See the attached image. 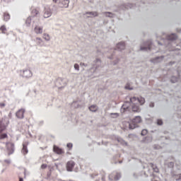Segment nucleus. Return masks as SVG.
<instances>
[{
    "instance_id": "nucleus-1",
    "label": "nucleus",
    "mask_w": 181,
    "mask_h": 181,
    "mask_svg": "<svg viewBox=\"0 0 181 181\" xmlns=\"http://www.w3.org/2000/svg\"><path fill=\"white\" fill-rule=\"evenodd\" d=\"M140 105H144L145 104V98L140 97V98H135L133 97L130 98L129 102H125L121 108V112H127V111H133V112H139L141 109L139 108Z\"/></svg>"
},
{
    "instance_id": "nucleus-2",
    "label": "nucleus",
    "mask_w": 181,
    "mask_h": 181,
    "mask_svg": "<svg viewBox=\"0 0 181 181\" xmlns=\"http://www.w3.org/2000/svg\"><path fill=\"white\" fill-rule=\"evenodd\" d=\"M142 122V119L139 116H136L134 119H133L130 123H129V129H135V128L138 127V124Z\"/></svg>"
},
{
    "instance_id": "nucleus-3",
    "label": "nucleus",
    "mask_w": 181,
    "mask_h": 181,
    "mask_svg": "<svg viewBox=\"0 0 181 181\" xmlns=\"http://www.w3.org/2000/svg\"><path fill=\"white\" fill-rule=\"evenodd\" d=\"M8 125H9V120L6 118L0 119V134H2L6 129Z\"/></svg>"
},
{
    "instance_id": "nucleus-4",
    "label": "nucleus",
    "mask_w": 181,
    "mask_h": 181,
    "mask_svg": "<svg viewBox=\"0 0 181 181\" xmlns=\"http://www.w3.org/2000/svg\"><path fill=\"white\" fill-rule=\"evenodd\" d=\"M121 178V173L114 171L109 175V180H119Z\"/></svg>"
},
{
    "instance_id": "nucleus-5",
    "label": "nucleus",
    "mask_w": 181,
    "mask_h": 181,
    "mask_svg": "<svg viewBox=\"0 0 181 181\" xmlns=\"http://www.w3.org/2000/svg\"><path fill=\"white\" fill-rule=\"evenodd\" d=\"M6 148L8 155H12V153H13V152L15 151V145L13 144V143H6Z\"/></svg>"
},
{
    "instance_id": "nucleus-6",
    "label": "nucleus",
    "mask_w": 181,
    "mask_h": 181,
    "mask_svg": "<svg viewBox=\"0 0 181 181\" xmlns=\"http://www.w3.org/2000/svg\"><path fill=\"white\" fill-rule=\"evenodd\" d=\"M76 166V163L73 160L68 161L66 165V170L68 172H73V169Z\"/></svg>"
},
{
    "instance_id": "nucleus-7",
    "label": "nucleus",
    "mask_w": 181,
    "mask_h": 181,
    "mask_svg": "<svg viewBox=\"0 0 181 181\" xmlns=\"http://www.w3.org/2000/svg\"><path fill=\"white\" fill-rule=\"evenodd\" d=\"M52 16V11L50 8L45 7L44 11V18H50Z\"/></svg>"
},
{
    "instance_id": "nucleus-8",
    "label": "nucleus",
    "mask_w": 181,
    "mask_h": 181,
    "mask_svg": "<svg viewBox=\"0 0 181 181\" xmlns=\"http://www.w3.org/2000/svg\"><path fill=\"white\" fill-rule=\"evenodd\" d=\"M53 151L55 153H57V155H63V153H64V151L57 146H54Z\"/></svg>"
},
{
    "instance_id": "nucleus-9",
    "label": "nucleus",
    "mask_w": 181,
    "mask_h": 181,
    "mask_svg": "<svg viewBox=\"0 0 181 181\" xmlns=\"http://www.w3.org/2000/svg\"><path fill=\"white\" fill-rule=\"evenodd\" d=\"M24 114H25V110L21 109L16 112V115L17 118H20L21 119H22V118H23L24 117Z\"/></svg>"
},
{
    "instance_id": "nucleus-10",
    "label": "nucleus",
    "mask_w": 181,
    "mask_h": 181,
    "mask_svg": "<svg viewBox=\"0 0 181 181\" xmlns=\"http://www.w3.org/2000/svg\"><path fill=\"white\" fill-rule=\"evenodd\" d=\"M21 152L23 155H26L29 152V151L28 150V143L23 144V148L21 150Z\"/></svg>"
},
{
    "instance_id": "nucleus-11",
    "label": "nucleus",
    "mask_w": 181,
    "mask_h": 181,
    "mask_svg": "<svg viewBox=\"0 0 181 181\" xmlns=\"http://www.w3.org/2000/svg\"><path fill=\"white\" fill-rule=\"evenodd\" d=\"M34 31L37 35L43 33V28L36 25L34 28Z\"/></svg>"
},
{
    "instance_id": "nucleus-12",
    "label": "nucleus",
    "mask_w": 181,
    "mask_h": 181,
    "mask_svg": "<svg viewBox=\"0 0 181 181\" xmlns=\"http://www.w3.org/2000/svg\"><path fill=\"white\" fill-rule=\"evenodd\" d=\"M23 77H26L27 78L29 77H32V71L29 69H26L23 71Z\"/></svg>"
},
{
    "instance_id": "nucleus-13",
    "label": "nucleus",
    "mask_w": 181,
    "mask_h": 181,
    "mask_svg": "<svg viewBox=\"0 0 181 181\" xmlns=\"http://www.w3.org/2000/svg\"><path fill=\"white\" fill-rule=\"evenodd\" d=\"M3 19L5 21V22H8V21L11 19V15H9V13L4 12L3 15Z\"/></svg>"
},
{
    "instance_id": "nucleus-14",
    "label": "nucleus",
    "mask_w": 181,
    "mask_h": 181,
    "mask_svg": "<svg viewBox=\"0 0 181 181\" xmlns=\"http://www.w3.org/2000/svg\"><path fill=\"white\" fill-rule=\"evenodd\" d=\"M117 50H124L125 49V42H119L117 45Z\"/></svg>"
},
{
    "instance_id": "nucleus-15",
    "label": "nucleus",
    "mask_w": 181,
    "mask_h": 181,
    "mask_svg": "<svg viewBox=\"0 0 181 181\" xmlns=\"http://www.w3.org/2000/svg\"><path fill=\"white\" fill-rule=\"evenodd\" d=\"M177 39V35L176 34H171L167 37L168 40H176Z\"/></svg>"
},
{
    "instance_id": "nucleus-16",
    "label": "nucleus",
    "mask_w": 181,
    "mask_h": 181,
    "mask_svg": "<svg viewBox=\"0 0 181 181\" xmlns=\"http://www.w3.org/2000/svg\"><path fill=\"white\" fill-rule=\"evenodd\" d=\"M32 16H37L39 15V9L33 8L31 11Z\"/></svg>"
},
{
    "instance_id": "nucleus-17",
    "label": "nucleus",
    "mask_w": 181,
    "mask_h": 181,
    "mask_svg": "<svg viewBox=\"0 0 181 181\" xmlns=\"http://www.w3.org/2000/svg\"><path fill=\"white\" fill-rule=\"evenodd\" d=\"M148 47H141V50H151V42H146Z\"/></svg>"
},
{
    "instance_id": "nucleus-18",
    "label": "nucleus",
    "mask_w": 181,
    "mask_h": 181,
    "mask_svg": "<svg viewBox=\"0 0 181 181\" xmlns=\"http://www.w3.org/2000/svg\"><path fill=\"white\" fill-rule=\"evenodd\" d=\"M63 5V8H68L69 7V4H70V1L69 0H64L62 2Z\"/></svg>"
},
{
    "instance_id": "nucleus-19",
    "label": "nucleus",
    "mask_w": 181,
    "mask_h": 181,
    "mask_svg": "<svg viewBox=\"0 0 181 181\" xmlns=\"http://www.w3.org/2000/svg\"><path fill=\"white\" fill-rule=\"evenodd\" d=\"M89 110L90 111H92V112H95V111L98 110V107H97V105H91L90 107H89Z\"/></svg>"
},
{
    "instance_id": "nucleus-20",
    "label": "nucleus",
    "mask_w": 181,
    "mask_h": 181,
    "mask_svg": "<svg viewBox=\"0 0 181 181\" xmlns=\"http://www.w3.org/2000/svg\"><path fill=\"white\" fill-rule=\"evenodd\" d=\"M36 42H37V45H40V46H43V40H42V38L37 37Z\"/></svg>"
},
{
    "instance_id": "nucleus-21",
    "label": "nucleus",
    "mask_w": 181,
    "mask_h": 181,
    "mask_svg": "<svg viewBox=\"0 0 181 181\" xmlns=\"http://www.w3.org/2000/svg\"><path fill=\"white\" fill-rule=\"evenodd\" d=\"M0 32L4 34L6 33V26L1 25L0 28Z\"/></svg>"
},
{
    "instance_id": "nucleus-22",
    "label": "nucleus",
    "mask_w": 181,
    "mask_h": 181,
    "mask_svg": "<svg viewBox=\"0 0 181 181\" xmlns=\"http://www.w3.org/2000/svg\"><path fill=\"white\" fill-rule=\"evenodd\" d=\"M8 138V134L6 133H0V139H5Z\"/></svg>"
},
{
    "instance_id": "nucleus-23",
    "label": "nucleus",
    "mask_w": 181,
    "mask_h": 181,
    "mask_svg": "<svg viewBox=\"0 0 181 181\" xmlns=\"http://www.w3.org/2000/svg\"><path fill=\"white\" fill-rule=\"evenodd\" d=\"M99 177H101L102 181H105V173L102 172L101 174L99 175Z\"/></svg>"
},
{
    "instance_id": "nucleus-24",
    "label": "nucleus",
    "mask_w": 181,
    "mask_h": 181,
    "mask_svg": "<svg viewBox=\"0 0 181 181\" xmlns=\"http://www.w3.org/2000/svg\"><path fill=\"white\" fill-rule=\"evenodd\" d=\"M43 39H45L47 41L50 40V35H49V34L45 33L43 35Z\"/></svg>"
},
{
    "instance_id": "nucleus-25",
    "label": "nucleus",
    "mask_w": 181,
    "mask_h": 181,
    "mask_svg": "<svg viewBox=\"0 0 181 181\" xmlns=\"http://www.w3.org/2000/svg\"><path fill=\"white\" fill-rule=\"evenodd\" d=\"M179 80V78L173 76L170 79L171 83H177V81Z\"/></svg>"
},
{
    "instance_id": "nucleus-26",
    "label": "nucleus",
    "mask_w": 181,
    "mask_h": 181,
    "mask_svg": "<svg viewBox=\"0 0 181 181\" xmlns=\"http://www.w3.org/2000/svg\"><path fill=\"white\" fill-rule=\"evenodd\" d=\"M146 134H148V130H146V129H143V130L141 131V135H142L143 136H145V135H146Z\"/></svg>"
},
{
    "instance_id": "nucleus-27",
    "label": "nucleus",
    "mask_w": 181,
    "mask_h": 181,
    "mask_svg": "<svg viewBox=\"0 0 181 181\" xmlns=\"http://www.w3.org/2000/svg\"><path fill=\"white\" fill-rule=\"evenodd\" d=\"M66 146L69 149V151H71V148H73V144L69 143L67 144Z\"/></svg>"
},
{
    "instance_id": "nucleus-28",
    "label": "nucleus",
    "mask_w": 181,
    "mask_h": 181,
    "mask_svg": "<svg viewBox=\"0 0 181 181\" xmlns=\"http://www.w3.org/2000/svg\"><path fill=\"white\" fill-rule=\"evenodd\" d=\"M90 15H92V16H98V13H97V12H90Z\"/></svg>"
},
{
    "instance_id": "nucleus-29",
    "label": "nucleus",
    "mask_w": 181,
    "mask_h": 181,
    "mask_svg": "<svg viewBox=\"0 0 181 181\" xmlns=\"http://www.w3.org/2000/svg\"><path fill=\"white\" fill-rule=\"evenodd\" d=\"M157 124L158 125H162L163 124V122L162 121V119H158Z\"/></svg>"
},
{
    "instance_id": "nucleus-30",
    "label": "nucleus",
    "mask_w": 181,
    "mask_h": 181,
    "mask_svg": "<svg viewBox=\"0 0 181 181\" xmlns=\"http://www.w3.org/2000/svg\"><path fill=\"white\" fill-rule=\"evenodd\" d=\"M74 69H75V70H79L80 69V66H78V64H74Z\"/></svg>"
},
{
    "instance_id": "nucleus-31",
    "label": "nucleus",
    "mask_w": 181,
    "mask_h": 181,
    "mask_svg": "<svg viewBox=\"0 0 181 181\" xmlns=\"http://www.w3.org/2000/svg\"><path fill=\"white\" fill-rule=\"evenodd\" d=\"M153 169L154 172H156V173H159V168L156 167V168H153Z\"/></svg>"
},
{
    "instance_id": "nucleus-32",
    "label": "nucleus",
    "mask_w": 181,
    "mask_h": 181,
    "mask_svg": "<svg viewBox=\"0 0 181 181\" xmlns=\"http://www.w3.org/2000/svg\"><path fill=\"white\" fill-rule=\"evenodd\" d=\"M46 168H47V164H42L41 165V169H46Z\"/></svg>"
},
{
    "instance_id": "nucleus-33",
    "label": "nucleus",
    "mask_w": 181,
    "mask_h": 181,
    "mask_svg": "<svg viewBox=\"0 0 181 181\" xmlns=\"http://www.w3.org/2000/svg\"><path fill=\"white\" fill-rule=\"evenodd\" d=\"M107 16H110V18H112V13H105Z\"/></svg>"
},
{
    "instance_id": "nucleus-34",
    "label": "nucleus",
    "mask_w": 181,
    "mask_h": 181,
    "mask_svg": "<svg viewBox=\"0 0 181 181\" xmlns=\"http://www.w3.org/2000/svg\"><path fill=\"white\" fill-rule=\"evenodd\" d=\"M4 107H5V103H0V108H4Z\"/></svg>"
},
{
    "instance_id": "nucleus-35",
    "label": "nucleus",
    "mask_w": 181,
    "mask_h": 181,
    "mask_svg": "<svg viewBox=\"0 0 181 181\" xmlns=\"http://www.w3.org/2000/svg\"><path fill=\"white\" fill-rule=\"evenodd\" d=\"M150 107H155V104L153 103H150Z\"/></svg>"
},
{
    "instance_id": "nucleus-36",
    "label": "nucleus",
    "mask_w": 181,
    "mask_h": 181,
    "mask_svg": "<svg viewBox=\"0 0 181 181\" xmlns=\"http://www.w3.org/2000/svg\"><path fill=\"white\" fill-rule=\"evenodd\" d=\"M5 162H6V163H10V161L8 160H6Z\"/></svg>"
},
{
    "instance_id": "nucleus-37",
    "label": "nucleus",
    "mask_w": 181,
    "mask_h": 181,
    "mask_svg": "<svg viewBox=\"0 0 181 181\" xmlns=\"http://www.w3.org/2000/svg\"><path fill=\"white\" fill-rule=\"evenodd\" d=\"M53 2H54L55 4H57V2L59 1V0H52Z\"/></svg>"
},
{
    "instance_id": "nucleus-38",
    "label": "nucleus",
    "mask_w": 181,
    "mask_h": 181,
    "mask_svg": "<svg viewBox=\"0 0 181 181\" xmlns=\"http://www.w3.org/2000/svg\"><path fill=\"white\" fill-rule=\"evenodd\" d=\"M19 181H23V178H20Z\"/></svg>"
},
{
    "instance_id": "nucleus-39",
    "label": "nucleus",
    "mask_w": 181,
    "mask_h": 181,
    "mask_svg": "<svg viewBox=\"0 0 181 181\" xmlns=\"http://www.w3.org/2000/svg\"><path fill=\"white\" fill-rule=\"evenodd\" d=\"M114 115H115L116 117H118V114L117 113L114 114Z\"/></svg>"
},
{
    "instance_id": "nucleus-40",
    "label": "nucleus",
    "mask_w": 181,
    "mask_h": 181,
    "mask_svg": "<svg viewBox=\"0 0 181 181\" xmlns=\"http://www.w3.org/2000/svg\"><path fill=\"white\" fill-rule=\"evenodd\" d=\"M158 59H159V57L156 58V60H158Z\"/></svg>"
},
{
    "instance_id": "nucleus-41",
    "label": "nucleus",
    "mask_w": 181,
    "mask_h": 181,
    "mask_svg": "<svg viewBox=\"0 0 181 181\" xmlns=\"http://www.w3.org/2000/svg\"><path fill=\"white\" fill-rule=\"evenodd\" d=\"M153 63H155V61L152 60Z\"/></svg>"
},
{
    "instance_id": "nucleus-42",
    "label": "nucleus",
    "mask_w": 181,
    "mask_h": 181,
    "mask_svg": "<svg viewBox=\"0 0 181 181\" xmlns=\"http://www.w3.org/2000/svg\"><path fill=\"white\" fill-rule=\"evenodd\" d=\"M125 88H128V86H125Z\"/></svg>"
}]
</instances>
